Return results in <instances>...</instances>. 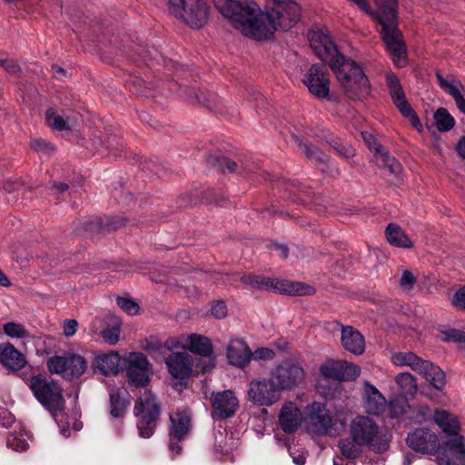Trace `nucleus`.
Here are the masks:
<instances>
[{"label": "nucleus", "mask_w": 465, "mask_h": 465, "mask_svg": "<svg viewBox=\"0 0 465 465\" xmlns=\"http://www.w3.org/2000/svg\"><path fill=\"white\" fill-rule=\"evenodd\" d=\"M131 404V395L124 388H113L109 391V411L113 419L123 420Z\"/></svg>", "instance_id": "25"}, {"label": "nucleus", "mask_w": 465, "mask_h": 465, "mask_svg": "<svg viewBox=\"0 0 465 465\" xmlns=\"http://www.w3.org/2000/svg\"><path fill=\"white\" fill-rule=\"evenodd\" d=\"M45 118L48 124L57 131L69 130L70 125L61 115H58L54 108H49L45 112Z\"/></svg>", "instance_id": "45"}, {"label": "nucleus", "mask_w": 465, "mask_h": 465, "mask_svg": "<svg viewBox=\"0 0 465 465\" xmlns=\"http://www.w3.org/2000/svg\"><path fill=\"white\" fill-rule=\"evenodd\" d=\"M116 302L129 315H136L139 312V305L129 298L119 297Z\"/></svg>", "instance_id": "49"}, {"label": "nucleus", "mask_w": 465, "mask_h": 465, "mask_svg": "<svg viewBox=\"0 0 465 465\" xmlns=\"http://www.w3.org/2000/svg\"><path fill=\"white\" fill-rule=\"evenodd\" d=\"M372 18L381 25V36L397 67L407 64V47L398 26L397 0H377Z\"/></svg>", "instance_id": "3"}, {"label": "nucleus", "mask_w": 465, "mask_h": 465, "mask_svg": "<svg viewBox=\"0 0 465 465\" xmlns=\"http://www.w3.org/2000/svg\"><path fill=\"white\" fill-rule=\"evenodd\" d=\"M387 407L389 416L392 419H396L406 412L409 404L406 397L399 396L391 400L389 403L387 402Z\"/></svg>", "instance_id": "41"}, {"label": "nucleus", "mask_w": 465, "mask_h": 465, "mask_svg": "<svg viewBox=\"0 0 465 465\" xmlns=\"http://www.w3.org/2000/svg\"><path fill=\"white\" fill-rule=\"evenodd\" d=\"M438 338L443 342L465 343V332L454 328L439 329Z\"/></svg>", "instance_id": "44"}, {"label": "nucleus", "mask_w": 465, "mask_h": 465, "mask_svg": "<svg viewBox=\"0 0 465 465\" xmlns=\"http://www.w3.org/2000/svg\"><path fill=\"white\" fill-rule=\"evenodd\" d=\"M362 137H363L364 141H365L366 143H369L370 148H371V150H373V147H374L376 144H378V143L375 142V138H374V137H373V135H372V134H368V133H362Z\"/></svg>", "instance_id": "63"}, {"label": "nucleus", "mask_w": 465, "mask_h": 465, "mask_svg": "<svg viewBox=\"0 0 465 465\" xmlns=\"http://www.w3.org/2000/svg\"><path fill=\"white\" fill-rule=\"evenodd\" d=\"M385 80L393 104L403 117L409 119L411 125L417 129V131L421 132L422 124L418 114L408 102L399 77L394 73H389L386 74Z\"/></svg>", "instance_id": "13"}, {"label": "nucleus", "mask_w": 465, "mask_h": 465, "mask_svg": "<svg viewBox=\"0 0 465 465\" xmlns=\"http://www.w3.org/2000/svg\"><path fill=\"white\" fill-rule=\"evenodd\" d=\"M31 147L37 151L51 153L54 151V147L43 139H35L31 142Z\"/></svg>", "instance_id": "55"}, {"label": "nucleus", "mask_w": 465, "mask_h": 465, "mask_svg": "<svg viewBox=\"0 0 465 465\" xmlns=\"http://www.w3.org/2000/svg\"><path fill=\"white\" fill-rule=\"evenodd\" d=\"M183 347L179 341L174 338H168L163 342V360H164L167 356L168 351H173V350L179 349Z\"/></svg>", "instance_id": "57"}, {"label": "nucleus", "mask_w": 465, "mask_h": 465, "mask_svg": "<svg viewBox=\"0 0 465 465\" xmlns=\"http://www.w3.org/2000/svg\"><path fill=\"white\" fill-rule=\"evenodd\" d=\"M433 420L441 430L450 438L446 441L448 453L438 455L439 465H465V438L460 434L458 418L446 410H435Z\"/></svg>", "instance_id": "4"}, {"label": "nucleus", "mask_w": 465, "mask_h": 465, "mask_svg": "<svg viewBox=\"0 0 465 465\" xmlns=\"http://www.w3.org/2000/svg\"><path fill=\"white\" fill-rule=\"evenodd\" d=\"M320 373L334 381H354L359 377L361 368L348 361L328 360L321 365Z\"/></svg>", "instance_id": "19"}, {"label": "nucleus", "mask_w": 465, "mask_h": 465, "mask_svg": "<svg viewBox=\"0 0 465 465\" xmlns=\"http://www.w3.org/2000/svg\"><path fill=\"white\" fill-rule=\"evenodd\" d=\"M186 348L200 358L195 361V373H205L213 370L215 366V358L213 356V344L207 337L193 333L186 338Z\"/></svg>", "instance_id": "15"}, {"label": "nucleus", "mask_w": 465, "mask_h": 465, "mask_svg": "<svg viewBox=\"0 0 465 465\" xmlns=\"http://www.w3.org/2000/svg\"><path fill=\"white\" fill-rule=\"evenodd\" d=\"M423 367L424 369H421L420 374L422 375L433 388L440 391L442 390L446 383L444 371L429 361H427V364Z\"/></svg>", "instance_id": "35"}, {"label": "nucleus", "mask_w": 465, "mask_h": 465, "mask_svg": "<svg viewBox=\"0 0 465 465\" xmlns=\"http://www.w3.org/2000/svg\"><path fill=\"white\" fill-rule=\"evenodd\" d=\"M0 362L9 370L20 371L25 366L26 360L12 343L6 342L0 348Z\"/></svg>", "instance_id": "30"}, {"label": "nucleus", "mask_w": 465, "mask_h": 465, "mask_svg": "<svg viewBox=\"0 0 465 465\" xmlns=\"http://www.w3.org/2000/svg\"><path fill=\"white\" fill-rule=\"evenodd\" d=\"M125 376L130 386L146 387L150 382L152 364L143 352H129L124 358Z\"/></svg>", "instance_id": "11"}, {"label": "nucleus", "mask_w": 465, "mask_h": 465, "mask_svg": "<svg viewBox=\"0 0 465 465\" xmlns=\"http://www.w3.org/2000/svg\"><path fill=\"white\" fill-rule=\"evenodd\" d=\"M304 375L302 366L292 359L283 361L271 371V376L281 392L297 386L303 381Z\"/></svg>", "instance_id": "16"}, {"label": "nucleus", "mask_w": 465, "mask_h": 465, "mask_svg": "<svg viewBox=\"0 0 465 465\" xmlns=\"http://www.w3.org/2000/svg\"><path fill=\"white\" fill-rule=\"evenodd\" d=\"M193 428L192 413L188 409L177 410L169 414L168 449L173 455H180L183 442L187 439Z\"/></svg>", "instance_id": "10"}, {"label": "nucleus", "mask_w": 465, "mask_h": 465, "mask_svg": "<svg viewBox=\"0 0 465 465\" xmlns=\"http://www.w3.org/2000/svg\"><path fill=\"white\" fill-rule=\"evenodd\" d=\"M169 12L192 29L203 28L210 18L204 0H169Z\"/></svg>", "instance_id": "9"}, {"label": "nucleus", "mask_w": 465, "mask_h": 465, "mask_svg": "<svg viewBox=\"0 0 465 465\" xmlns=\"http://www.w3.org/2000/svg\"><path fill=\"white\" fill-rule=\"evenodd\" d=\"M0 65L11 74H17L21 70L17 62L13 59H0Z\"/></svg>", "instance_id": "58"}, {"label": "nucleus", "mask_w": 465, "mask_h": 465, "mask_svg": "<svg viewBox=\"0 0 465 465\" xmlns=\"http://www.w3.org/2000/svg\"><path fill=\"white\" fill-rule=\"evenodd\" d=\"M208 163L213 167H216L218 170L224 172L227 171L229 173H233L237 170L238 164L236 162L226 156H215L210 155L208 157Z\"/></svg>", "instance_id": "42"}, {"label": "nucleus", "mask_w": 465, "mask_h": 465, "mask_svg": "<svg viewBox=\"0 0 465 465\" xmlns=\"http://www.w3.org/2000/svg\"><path fill=\"white\" fill-rule=\"evenodd\" d=\"M5 334L11 338H25L28 334L25 326L21 323L9 322L3 325Z\"/></svg>", "instance_id": "46"}, {"label": "nucleus", "mask_w": 465, "mask_h": 465, "mask_svg": "<svg viewBox=\"0 0 465 465\" xmlns=\"http://www.w3.org/2000/svg\"><path fill=\"white\" fill-rule=\"evenodd\" d=\"M240 281L242 284L248 285L252 289L274 291L282 294L302 296L315 293V289L312 286L302 282L280 280L252 273L242 275Z\"/></svg>", "instance_id": "8"}, {"label": "nucleus", "mask_w": 465, "mask_h": 465, "mask_svg": "<svg viewBox=\"0 0 465 465\" xmlns=\"http://www.w3.org/2000/svg\"><path fill=\"white\" fill-rule=\"evenodd\" d=\"M456 152L458 155L465 160V135H462L456 145Z\"/></svg>", "instance_id": "61"}, {"label": "nucleus", "mask_w": 465, "mask_h": 465, "mask_svg": "<svg viewBox=\"0 0 465 465\" xmlns=\"http://www.w3.org/2000/svg\"><path fill=\"white\" fill-rule=\"evenodd\" d=\"M134 54H131L132 59H134L135 62H143L147 63L151 58L150 51L147 47L138 45H136L135 49H134Z\"/></svg>", "instance_id": "53"}, {"label": "nucleus", "mask_w": 465, "mask_h": 465, "mask_svg": "<svg viewBox=\"0 0 465 465\" xmlns=\"http://www.w3.org/2000/svg\"><path fill=\"white\" fill-rule=\"evenodd\" d=\"M391 362L396 366H409L419 373L422 368L424 369L423 366L427 364V361L422 360L411 351H399L393 353L391 355Z\"/></svg>", "instance_id": "33"}, {"label": "nucleus", "mask_w": 465, "mask_h": 465, "mask_svg": "<svg viewBox=\"0 0 465 465\" xmlns=\"http://www.w3.org/2000/svg\"><path fill=\"white\" fill-rule=\"evenodd\" d=\"M302 83L317 98H326L330 93V78L325 64H314L306 72Z\"/></svg>", "instance_id": "18"}, {"label": "nucleus", "mask_w": 465, "mask_h": 465, "mask_svg": "<svg viewBox=\"0 0 465 465\" xmlns=\"http://www.w3.org/2000/svg\"><path fill=\"white\" fill-rule=\"evenodd\" d=\"M227 358L230 364L244 368L252 358V351L242 339L231 340L227 347Z\"/></svg>", "instance_id": "27"}, {"label": "nucleus", "mask_w": 465, "mask_h": 465, "mask_svg": "<svg viewBox=\"0 0 465 465\" xmlns=\"http://www.w3.org/2000/svg\"><path fill=\"white\" fill-rule=\"evenodd\" d=\"M350 435L376 453L385 452L391 440V435L367 416H357L351 422Z\"/></svg>", "instance_id": "5"}, {"label": "nucleus", "mask_w": 465, "mask_h": 465, "mask_svg": "<svg viewBox=\"0 0 465 465\" xmlns=\"http://www.w3.org/2000/svg\"><path fill=\"white\" fill-rule=\"evenodd\" d=\"M77 327H78V322L75 320L71 319V320L64 321V326H63L64 335L66 337L74 336L76 332Z\"/></svg>", "instance_id": "59"}, {"label": "nucleus", "mask_w": 465, "mask_h": 465, "mask_svg": "<svg viewBox=\"0 0 465 465\" xmlns=\"http://www.w3.org/2000/svg\"><path fill=\"white\" fill-rule=\"evenodd\" d=\"M95 223L100 229L115 230L125 224L124 218L112 217L108 218L105 223H103L102 219L96 218Z\"/></svg>", "instance_id": "50"}, {"label": "nucleus", "mask_w": 465, "mask_h": 465, "mask_svg": "<svg viewBox=\"0 0 465 465\" xmlns=\"http://www.w3.org/2000/svg\"><path fill=\"white\" fill-rule=\"evenodd\" d=\"M252 356L258 360H272L274 358L275 353L271 349L259 348L253 353H252Z\"/></svg>", "instance_id": "60"}, {"label": "nucleus", "mask_w": 465, "mask_h": 465, "mask_svg": "<svg viewBox=\"0 0 465 465\" xmlns=\"http://www.w3.org/2000/svg\"><path fill=\"white\" fill-rule=\"evenodd\" d=\"M281 391L276 383L270 378L252 380L249 384L248 400L257 406L273 405L280 400Z\"/></svg>", "instance_id": "17"}, {"label": "nucleus", "mask_w": 465, "mask_h": 465, "mask_svg": "<svg viewBox=\"0 0 465 465\" xmlns=\"http://www.w3.org/2000/svg\"><path fill=\"white\" fill-rule=\"evenodd\" d=\"M362 444L357 441L354 437L343 438L339 440L338 448L346 459L355 460L362 453Z\"/></svg>", "instance_id": "37"}, {"label": "nucleus", "mask_w": 465, "mask_h": 465, "mask_svg": "<svg viewBox=\"0 0 465 465\" xmlns=\"http://www.w3.org/2000/svg\"><path fill=\"white\" fill-rule=\"evenodd\" d=\"M274 250L276 251H279L280 252V256L282 258V259H286L288 257V254H289V250L286 246L284 245H281V244H275L273 246Z\"/></svg>", "instance_id": "64"}, {"label": "nucleus", "mask_w": 465, "mask_h": 465, "mask_svg": "<svg viewBox=\"0 0 465 465\" xmlns=\"http://www.w3.org/2000/svg\"><path fill=\"white\" fill-rule=\"evenodd\" d=\"M373 152L377 157L381 160L383 167L387 168L390 173L397 174L401 170V164L398 160L390 155L387 150L381 144H376L373 147Z\"/></svg>", "instance_id": "39"}, {"label": "nucleus", "mask_w": 465, "mask_h": 465, "mask_svg": "<svg viewBox=\"0 0 465 465\" xmlns=\"http://www.w3.org/2000/svg\"><path fill=\"white\" fill-rule=\"evenodd\" d=\"M401 396H413L417 392V384L414 376L410 372L399 373L395 378Z\"/></svg>", "instance_id": "38"}, {"label": "nucleus", "mask_w": 465, "mask_h": 465, "mask_svg": "<svg viewBox=\"0 0 465 465\" xmlns=\"http://www.w3.org/2000/svg\"><path fill=\"white\" fill-rule=\"evenodd\" d=\"M333 422L326 404L313 401L306 407L305 428L313 436L330 435Z\"/></svg>", "instance_id": "14"}, {"label": "nucleus", "mask_w": 465, "mask_h": 465, "mask_svg": "<svg viewBox=\"0 0 465 465\" xmlns=\"http://www.w3.org/2000/svg\"><path fill=\"white\" fill-rule=\"evenodd\" d=\"M216 10L245 36L270 39L280 28L288 31L301 17V7L292 0H268L266 13L252 0H213Z\"/></svg>", "instance_id": "1"}, {"label": "nucleus", "mask_w": 465, "mask_h": 465, "mask_svg": "<svg viewBox=\"0 0 465 465\" xmlns=\"http://www.w3.org/2000/svg\"><path fill=\"white\" fill-rule=\"evenodd\" d=\"M169 373L175 379H188L193 373H195V361L187 352H173L165 359Z\"/></svg>", "instance_id": "21"}, {"label": "nucleus", "mask_w": 465, "mask_h": 465, "mask_svg": "<svg viewBox=\"0 0 465 465\" xmlns=\"http://www.w3.org/2000/svg\"><path fill=\"white\" fill-rule=\"evenodd\" d=\"M143 349L155 359V361L163 360V342L159 337L151 335L144 341Z\"/></svg>", "instance_id": "43"}, {"label": "nucleus", "mask_w": 465, "mask_h": 465, "mask_svg": "<svg viewBox=\"0 0 465 465\" xmlns=\"http://www.w3.org/2000/svg\"><path fill=\"white\" fill-rule=\"evenodd\" d=\"M279 423L285 433H292L298 430L302 424V412L295 403L288 401L282 405Z\"/></svg>", "instance_id": "26"}, {"label": "nucleus", "mask_w": 465, "mask_h": 465, "mask_svg": "<svg viewBox=\"0 0 465 465\" xmlns=\"http://www.w3.org/2000/svg\"><path fill=\"white\" fill-rule=\"evenodd\" d=\"M433 118L439 132H449L455 125V119L444 107L437 109L433 114Z\"/></svg>", "instance_id": "40"}, {"label": "nucleus", "mask_w": 465, "mask_h": 465, "mask_svg": "<svg viewBox=\"0 0 465 465\" xmlns=\"http://www.w3.org/2000/svg\"><path fill=\"white\" fill-rule=\"evenodd\" d=\"M213 417L217 420H225L232 417L238 407V400L230 390L213 392L211 396Z\"/></svg>", "instance_id": "22"}, {"label": "nucleus", "mask_w": 465, "mask_h": 465, "mask_svg": "<svg viewBox=\"0 0 465 465\" xmlns=\"http://www.w3.org/2000/svg\"><path fill=\"white\" fill-rule=\"evenodd\" d=\"M184 95L189 103L201 104L216 114H223L227 112L223 100L213 93H203L190 86L184 89Z\"/></svg>", "instance_id": "24"}, {"label": "nucleus", "mask_w": 465, "mask_h": 465, "mask_svg": "<svg viewBox=\"0 0 465 465\" xmlns=\"http://www.w3.org/2000/svg\"><path fill=\"white\" fill-rule=\"evenodd\" d=\"M385 234L389 243L395 247L409 249L413 246L408 234L396 223H389Z\"/></svg>", "instance_id": "34"}, {"label": "nucleus", "mask_w": 465, "mask_h": 465, "mask_svg": "<svg viewBox=\"0 0 465 465\" xmlns=\"http://www.w3.org/2000/svg\"><path fill=\"white\" fill-rule=\"evenodd\" d=\"M451 303L456 309L465 311V286L455 292L452 296Z\"/></svg>", "instance_id": "54"}, {"label": "nucleus", "mask_w": 465, "mask_h": 465, "mask_svg": "<svg viewBox=\"0 0 465 465\" xmlns=\"http://www.w3.org/2000/svg\"><path fill=\"white\" fill-rule=\"evenodd\" d=\"M210 313L212 316L219 320L225 318L228 313L226 303L222 300L213 302L210 309Z\"/></svg>", "instance_id": "52"}, {"label": "nucleus", "mask_w": 465, "mask_h": 465, "mask_svg": "<svg viewBox=\"0 0 465 465\" xmlns=\"http://www.w3.org/2000/svg\"><path fill=\"white\" fill-rule=\"evenodd\" d=\"M15 420V416L6 408L0 407V425L2 427L8 429Z\"/></svg>", "instance_id": "56"}, {"label": "nucleus", "mask_w": 465, "mask_h": 465, "mask_svg": "<svg viewBox=\"0 0 465 465\" xmlns=\"http://www.w3.org/2000/svg\"><path fill=\"white\" fill-rule=\"evenodd\" d=\"M406 442L411 449L423 454H435L440 446L438 436L425 428H419L409 433Z\"/></svg>", "instance_id": "20"}, {"label": "nucleus", "mask_w": 465, "mask_h": 465, "mask_svg": "<svg viewBox=\"0 0 465 465\" xmlns=\"http://www.w3.org/2000/svg\"><path fill=\"white\" fill-rule=\"evenodd\" d=\"M6 445L15 451H25L28 449V442L22 432L19 434L10 433L6 440Z\"/></svg>", "instance_id": "47"}, {"label": "nucleus", "mask_w": 465, "mask_h": 465, "mask_svg": "<svg viewBox=\"0 0 465 465\" xmlns=\"http://www.w3.org/2000/svg\"><path fill=\"white\" fill-rule=\"evenodd\" d=\"M310 45L315 54L328 62L335 72L346 96L353 101H363L371 94V85L361 66L341 54L331 38L320 30H311Z\"/></svg>", "instance_id": "2"}, {"label": "nucleus", "mask_w": 465, "mask_h": 465, "mask_svg": "<svg viewBox=\"0 0 465 465\" xmlns=\"http://www.w3.org/2000/svg\"><path fill=\"white\" fill-rule=\"evenodd\" d=\"M46 365L51 373L60 374L65 380L77 379L87 369L85 359L79 354L71 352L51 357Z\"/></svg>", "instance_id": "12"}, {"label": "nucleus", "mask_w": 465, "mask_h": 465, "mask_svg": "<svg viewBox=\"0 0 465 465\" xmlns=\"http://www.w3.org/2000/svg\"><path fill=\"white\" fill-rule=\"evenodd\" d=\"M121 358L117 352L101 354L95 357L93 367L96 371L109 376L118 373Z\"/></svg>", "instance_id": "31"}, {"label": "nucleus", "mask_w": 465, "mask_h": 465, "mask_svg": "<svg viewBox=\"0 0 465 465\" xmlns=\"http://www.w3.org/2000/svg\"><path fill=\"white\" fill-rule=\"evenodd\" d=\"M364 389V408L366 412L370 415L380 416L387 408L385 397L370 382H365Z\"/></svg>", "instance_id": "28"}, {"label": "nucleus", "mask_w": 465, "mask_h": 465, "mask_svg": "<svg viewBox=\"0 0 465 465\" xmlns=\"http://www.w3.org/2000/svg\"><path fill=\"white\" fill-rule=\"evenodd\" d=\"M341 340L343 348L352 354L361 355L364 352V337L352 326H342Z\"/></svg>", "instance_id": "29"}, {"label": "nucleus", "mask_w": 465, "mask_h": 465, "mask_svg": "<svg viewBox=\"0 0 465 465\" xmlns=\"http://www.w3.org/2000/svg\"><path fill=\"white\" fill-rule=\"evenodd\" d=\"M29 388L35 398L47 410L54 419L65 408V400L61 386L49 381L45 375L37 374L29 380Z\"/></svg>", "instance_id": "6"}, {"label": "nucleus", "mask_w": 465, "mask_h": 465, "mask_svg": "<svg viewBox=\"0 0 465 465\" xmlns=\"http://www.w3.org/2000/svg\"><path fill=\"white\" fill-rule=\"evenodd\" d=\"M122 322L119 317L108 314L104 317H95L91 322V330L99 333L104 341L110 345L119 341Z\"/></svg>", "instance_id": "23"}, {"label": "nucleus", "mask_w": 465, "mask_h": 465, "mask_svg": "<svg viewBox=\"0 0 465 465\" xmlns=\"http://www.w3.org/2000/svg\"><path fill=\"white\" fill-rule=\"evenodd\" d=\"M290 455L292 457V460L297 465H303L306 461V458L303 454H298L297 456H294L291 450V448H289Z\"/></svg>", "instance_id": "62"}, {"label": "nucleus", "mask_w": 465, "mask_h": 465, "mask_svg": "<svg viewBox=\"0 0 465 465\" xmlns=\"http://www.w3.org/2000/svg\"><path fill=\"white\" fill-rule=\"evenodd\" d=\"M295 142L297 143L299 148L302 152L306 155V157L314 163L316 166L322 169V171L325 170L327 167V163L329 161V156L321 151L319 148L312 146L306 141L298 138L295 136Z\"/></svg>", "instance_id": "32"}, {"label": "nucleus", "mask_w": 465, "mask_h": 465, "mask_svg": "<svg viewBox=\"0 0 465 465\" xmlns=\"http://www.w3.org/2000/svg\"><path fill=\"white\" fill-rule=\"evenodd\" d=\"M134 415L141 438H151L156 430L161 415V404L151 391H145L134 402Z\"/></svg>", "instance_id": "7"}, {"label": "nucleus", "mask_w": 465, "mask_h": 465, "mask_svg": "<svg viewBox=\"0 0 465 465\" xmlns=\"http://www.w3.org/2000/svg\"><path fill=\"white\" fill-rule=\"evenodd\" d=\"M330 145L341 156L350 158L354 155V149L347 143L341 142L339 138H332L329 142Z\"/></svg>", "instance_id": "48"}, {"label": "nucleus", "mask_w": 465, "mask_h": 465, "mask_svg": "<svg viewBox=\"0 0 465 465\" xmlns=\"http://www.w3.org/2000/svg\"><path fill=\"white\" fill-rule=\"evenodd\" d=\"M439 85L454 99L460 113L465 114V98L453 84L449 83L440 72L435 74Z\"/></svg>", "instance_id": "36"}, {"label": "nucleus", "mask_w": 465, "mask_h": 465, "mask_svg": "<svg viewBox=\"0 0 465 465\" xmlns=\"http://www.w3.org/2000/svg\"><path fill=\"white\" fill-rule=\"evenodd\" d=\"M416 282L417 279L412 273V272H411L410 270H404L402 272L399 284L402 290L410 292L413 289Z\"/></svg>", "instance_id": "51"}]
</instances>
